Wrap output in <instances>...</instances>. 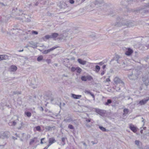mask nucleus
<instances>
[{
  "label": "nucleus",
  "instance_id": "obj_32",
  "mask_svg": "<svg viewBox=\"0 0 149 149\" xmlns=\"http://www.w3.org/2000/svg\"><path fill=\"white\" fill-rule=\"evenodd\" d=\"M43 58V56H40L37 58V60L38 61H40L42 60Z\"/></svg>",
  "mask_w": 149,
  "mask_h": 149
},
{
  "label": "nucleus",
  "instance_id": "obj_30",
  "mask_svg": "<svg viewBox=\"0 0 149 149\" xmlns=\"http://www.w3.org/2000/svg\"><path fill=\"white\" fill-rule=\"evenodd\" d=\"M81 79L82 81H86L87 80L86 76H82L81 77Z\"/></svg>",
  "mask_w": 149,
  "mask_h": 149
},
{
  "label": "nucleus",
  "instance_id": "obj_27",
  "mask_svg": "<svg viewBox=\"0 0 149 149\" xmlns=\"http://www.w3.org/2000/svg\"><path fill=\"white\" fill-rule=\"evenodd\" d=\"M16 117L17 118L16 120H15L13 121L12 122L13 126H15L16 124L17 121H18L19 120L18 117L17 116Z\"/></svg>",
  "mask_w": 149,
  "mask_h": 149
},
{
  "label": "nucleus",
  "instance_id": "obj_41",
  "mask_svg": "<svg viewBox=\"0 0 149 149\" xmlns=\"http://www.w3.org/2000/svg\"><path fill=\"white\" fill-rule=\"evenodd\" d=\"M68 128L70 129H74V127L71 124H69L68 125Z\"/></svg>",
  "mask_w": 149,
  "mask_h": 149
},
{
  "label": "nucleus",
  "instance_id": "obj_18",
  "mask_svg": "<svg viewBox=\"0 0 149 149\" xmlns=\"http://www.w3.org/2000/svg\"><path fill=\"white\" fill-rule=\"evenodd\" d=\"M120 57L118 55H116L115 57L114 58V60L117 62L118 63H120V61L119 60Z\"/></svg>",
  "mask_w": 149,
  "mask_h": 149
},
{
  "label": "nucleus",
  "instance_id": "obj_54",
  "mask_svg": "<svg viewBox=\"0 0 149 149\" xmlns=\"http://www.w3.org/2000/svg\"><path fill=\"white\" fill-rule=\"evenodd\" d=\"M32 32L33 33H34L36 35H37L38 34V32L36 31H33Z\"/></svg>",
  "mask_w": 149,
  "mask_h": 149
},
{
  "label": "nucleus",
  "instance_id": "obj_20",
  "mask_svg": "<svg viewBox=\"0 0 149 149\" xmlns=\"http://www.w3.org/2000/svg\"><path fill=\"white\" fill-rule=\"evenodd\" d=\"M123 115L126 116L129 112V110L128 109L125 108L123 109Z\"/></svg>",
  "mask_w": 149,
  "mask_h": 149
},
{
  "label": "nucleus",
  "instance_id": "obj_49",
  "mask_svg": "<svg viewBox=\"0 0 149 149\" xmlns=\"http://www.w3.org/2000/svg\"><path fill=\"white\" fill-rule=\"evenodd\" d=\"M46 61L47 63L49 64L50 63H51V60L50 59H47L46 60Z\"/></svg>",
  "mask_w": 149,
  "mask_h": 149
},
{
  "label": "nucleus",
  "instance_id": "obj_4",
  "mask_svg": "<svg viewBox=\"0 0 149 149\" xmlns=\"http://www.w3.org/2000/svg\"><path fill=\"white\" fill-rule=\"evenodd\" d=\"M9 135V132L8 131H6L3 133L0 132V138L3 139L8 138Z\"/></svg>",
  "mask_w": 149,
  "mask_h": 149
},
{
  "label": "nucleus",
  "instance_id": "obj_51",
  "mask_svg": "<svg viewBox=\"0 0 149 149\" xmlns=\"http://www.w3.org/2000/svg\"><path fill=\"white\" fill-rule=\"evenodd\" d=\"M132 12H139L140 11V9L139 8H138L137 10H132Z\"/></svg>",
  "mask_w": 149,
  "mask_h": 149
},
{
  "label": "nucleus",
  "instance_id": "obj_26",
  "mask_svg": "<svg viewBox=\"0 0 149 149\" xmlns=\"http://www.w3.org/2000/svg\"><path fill=\"white\" fill-rule=\"evenodd\" d=\"M100 69V67L98 65H96L95 66V71L96 72H98Z\"/></svg>",
  "mask_w": 149,
  "mask_h": 149
},
{
  "label": "nucleus",
  "instance_id": "obj_50",
  "mask_svg": "<svg viewBox=\"0 0 149 149\" xmlns=\"http://www.w3.org/2000/svg\"><path fill=\"white\" fill-rule=\"evenodd\" d=\"M39 3V1H36V2L34 3V5L35 6H37Z\"/></svg>",
  "mask_w": 149,
  "mask_h": 149
},
{
  "label": "nucleus",
  "instance_id": "obj_42",
  "mask_svg": "<svg viewBox=\"0 0 149 149\" xmlns=\"http://www.w3.org/2000/svg\"><path fill=\"white\" fill-rule=\"evenodd\" d=\"M76 68L74 67H72L71 68V71L72 72H74L76 70Z\"/></svg>",
  "mask_w": 149,
  "mask_h": 149
},
{
  "label": "nucleus",
  "instance_id": "obj_14",
  "mask_svg": "<svg viewBox=\"0 0 149 149\" xmlns=\"http://www.w3.org/2000/svg\"><path fill=\"white\" fill-rule=\"evenodd\" d=\"M130 128L134 132H136L137 131L136 128L133 125H130Z\"/></svg>",
  "mask_w": 149,
  "mask_h": 149
},
{
  "label": "nucleus",
  "instance_id": "obj_16",
  "mask_svg": "<svg viewBox=\"0 0 149 149\" xmlns=\"http://www.w3.org/2000/svg\"><path fill=\"white\" fill-rule=\"evenodd\" d=\"M58 35V33H52L51 35V38H53L54 39H55Z\"/></svg>",
  "mask_w": 149,
  "mask_h": 149
},
{
  "label": "nucleus",
  "instance_id": "obj_58",
  "mask_svg": "<svg viewBox=\"0 0 149 149\" xmlns=\"http://www.w3.org/2000/svg\"><path fill=\"white\" fill-rule=\"evenodd\" d=\"M40 110L41 111H43L44 110V109L43 108V107H40Z\"/></svg>",
  "mask_w": 149,
  "mask_h": 149
},
{
  "label": "nucleus",
  "instance_id": "obj_25",
  "mask_svg": "<svg viewBox=\"0 0 149 149\" xmlns=\"http://www.w3.org/2000/svg\"><path fill=\"white\" fill-rule=\"evenodd\" d=\"M61 8H65L66 7H68L67 6V4L65 3H62L61 5Z\"/></svg>",
  "mask_w": 149,
  "mask_h": 149
},
{
  "label": "nucleus",
  "instance_id": "obj_17",
  "mask_svg": "<svg viewBox=\"0 0 149 149\" xmlns=\"http://www.w3.org/2000/svg\"><path fill=\"white\" fill-rule=\"evenodd\" d=\"M124 5L127 6V4H131L133 1V0H124Z\"/></svg>",
  "mask_w": 149,
  "mask_h": 149
},
{
  "label": "nucleus",
  "instance_id": "obj_47",
  "mask_svg": "<svg viewBox=\"0 0 149 149\" xmlns=\"http://www.w3.org/2000/svg\"><path fill=\"white\" fill-rule=\"evenodd\" d=\"M84 92L85 93L87 94H90L91 93V92L90 91L86 90H85Z\"/></svg>",
  "mask_w": 149,
  "mask_h": 149
},
{
  "label": "nucleus",
  "instance_id": "obj_2",
  "mask_svg": "<svg viewBox=\"0 0 149 149\" xmlns=\"http://www.w3.org/2000/svg\"><path fill=\"white\" fill-rule=\"evenodd\" d=\"M124 18L122 17H118L117 18V20L119 22H116L115 26H125L127 27H130L133 26V24L130 21L127 20L126 19L124 20Z\"/></svg>",
  "mask_w": 149,
  "mask_h": 149
},
{
  "label": "nucleus",
  "instance_id": "obj_43",
  "mask_svg": "<svg viewBox=\"0 0 149 149\" xmlns=\"http://www.w3.org/2000/svg\"><path fill=\"white\" fill-rule=\"evenodd\" d=\"M30 85L31 86H33L32 87L33 88H35L36 87V85H35L32 82H31L30 84Z\"/></svg>",
  "mask_w": 149,
  "mask_h": 149
},
{
  "label": "nucleus",
  "instance_id": "obj_31",
  "mask_svg": "<svg viewBox=\"0 0 149 149\" xmlns=\"http://www.w3.org/2000/svg\"><path fill=\"white\" fill-rule=\"evenodd\" d=\"M39 3L41 4L44 5L46 3V1L45 0H39Z\"/></svg>",
  "mask_w": 149,
  "mask_h": 149
},
{
  "label": "nucleus",
  "instance_id": "obj_12",
  "mask_svg": "<svg viewBox=\"0 0 149 149\" xmlns=\"http://www.w3.org/2000/svg\"><path fill=\"white\" fill-rule=\"evenodd\" d=\"M72 97L74 99H79L81 97V95H76L73 94H72Z\"/></svg>",
  "mask_w": 149,
  "mask_h": 149
},
{
  "label": "nucleus",
  "instance_id": "obj_5",
  "mask_svg": "<svg viewBox=\"0 0 149 149\" xmlns=\"http://www.w3.org/2000/svg\"><path fill=\"white\" fill-rule=\"evenodd\" d=\"M104 2L103 0H96L95 2V5L97 6H103Z\"/></svg>",
  "mask_w": 149,
  "mask_h": 149
},
{
  "label": "nucleus",
  "instance_id": "obj_28",
  "mask_svg": "<svg viewBox=\"0 0 149 149\" xmlns=\"http://www.w3.org/2000/svg\"><path fill=\"white\" fill-rule=\"evenodd\" d=\"M112 102V100L111 99H108L107 100V102H106L105 104L106 105H108L109 104H111Z\"/></svg>",
  "mask_w": 149,
  "mask_h": 149
},
{
  "label": "nucleus",
  "instance_id": "obj_39",
  "mask_svg": "<svg viewBox=\"0 0 149 149\" xmlns=\"http://www.w3.org/2000/svg\"><path fill=\"white\" fill-rule=\"evenodd\" d=\"M65 138L63 137L62 138V142L63 143L62 144L63 145H64L65 144Z\"/></svg>",
  "mask_w": 149,
  "mask_h": 149
},
{
  "label": "nucleus",
  "instance_id": "obj_59",
  "mask_svg": "<svg viewBox=\"0 0 149 149\" xmlns=\"http://www.w3.org/2000/svg\"><path fill=\"white\" fill-rule=\"evenodd\" d=\"M90 95L92 96V97H93V98H95V96H94V94L92 93L91 92V93L90 94Z\"/></svg>",
  "mask_w": 149,
  "mask_h": 149
},
{
  "label": "nucleus",
  "instance_id": "obj_37",
  "mask_svg": "<svg viewBox=\"0 0 149 149\" xmlns=\"http://www.w3.org/2000/svg\"><path fill=\"white\" fill-rule=\"evenodd\" d=\"M31 47L33 48H36L37 47V45L35 43H33L31 44Z\"/></svg>",
  "mask_w": 149,
  "mask_h": 149
},
{
  "label": "nucleus",
  "instance_id": "obj_33",
  "mask_svg": "<svg viewBox=\"0 0 149 149\" xmlns=\"http://www.w3.org/2000/svg\"><path fill=\"white\" fill-rule=\"evenodd\" d=\"M36 130L39 132L41 131V127L40 126H38L35 127Z\"/></svg>",
  "mask_w": 149,
  "mask_h": 149
},
{
  "label": "nucleus",
  "instance_id": "obj_45",
  "mask_svg": "<svg viewBox=\"0 0 149 149\" xmlns=\"http://www.w3.org/2000/svg\"><path fill=\"white\" fill-rule=\"evenodd\" d=\"M45 38L46 39H49V38H51V35H46L45 36Z\"/></svg>",
  "mask_w": 149,
  "mask_h": 149
},
{
  "label": "nucleus",
  "instance_id": "obj_13",
  "mask_svg": "<svg viewBox=\"0 0 149 149\" xmlns=\"http://www.w3.org/2000/svg\"><path fill=\"white\" fill-rule=\"evenodd\" d=\"M17 67L14 65H12L10 68V70L12 72L15 71L17 70Z\"/></svg>",
  "mask_w": 149,
  "mask_h": 149
},
{
  "label": "nucleus",
  "instance_id": "obj_55",
  "mask_svg": "<svg viewBox=\"0 0 149 149\" xmlns=\"http://www.w3.org/2000/svg\"><path fill=\"white\" fill-rule=\"evenodd\" d=\"M135 143L136 145H139V141L137 140L135 141Z\"/></svg>",
  "mask_w": 149,
  "mask_h": 149
},
{
  "label": "nucleus",
  "instance_id": "obj_40",
  "mask_svg": "<svg viewBox=\"0 0 149 149\" xmlns=\"http://www.w3.org/2000/svg\"><path fill=\"white\" fill-rule=\"evenodd\" d=\"M87 80H91L93 79V78L90 75H88L86 76Z\"/></svg>",
  "mask_w": 149,
  "mask_h": 149
},
{
  "label": "nucleus",
  "instance_id": "obj_60",
  "mask_svg": "<svg viewBox=\"0 0 149 149\" xmlns=\"http://www.w3.org/2000/svg\"><path fill=\"white\" fill-rule=\"evenodd\" d=\"M104 71L103 70L102 72L101 73V75H102V76L104 74Z\"/></svg>",
  "mask_w": 149,
  "mask_h": 149
},
{
  "label": "nucleus",
  "instance_id": "obj_7",
  "mask_svg": "<svg viewBox=\"0 0 149 149\" xmlns=\"http://www.w3.org/2000/svg\"><path fill=\"white\" fill-rule=\"evenodd\" d=\"M133 51L132 49L130 48L127 49V50L125 52V54L127 56H130L133 53Z\"/></svg>",
  "mask_w": 149,
  "mask_h": 149
},
{
  "label": "nucleus",
  "instance_id": "obj_6",
  "mask_svg": "<svg viewBox=\"0 0 149 149\" xmlns=\"http://www.w3.org/2000/svg\"><path fill=\"white\" fill-rule=\"evenodd\" d=\"M95 111L96 113L101 116L105 114L106 112L105 110L100 109H96Z\"/></svg>",
  "mask_w": 149,
  "mask_h": 149
},
{
  "label": "nucleus",
  "instance_id": "obj_53",
  "mask_svg": "<svg viewBox=\"0 0 149 149\" xmlns=\"http://www.w3.org/2000/svg\"><path fill=\"white\" fill-rule=\"evenodd\" d=\"M69 2L71 4H73L74 3V0H69Z\"/></svg>",
  "mask_w": 149,
  "mask_h": 149
},
{
  "label": "nucleus",
  "instance_id": "obj_52",
  "mask_svg": "<svg viewBox=\"0 0 149 149\" xmlns=\"http://www.w3.org/2000/svg\"><path fill=\"white\" fill-rule=\"evenodd\" d=\"M57 99H56V98H52L50 99V101L51 102H52L56 100Z\"/></svg>",
  "mask_w": 149,
  "mask_h": 149
},
{
  "label": "nucleus",
  "instance_id": "obj_35",
  "mask_svg": "<svg viewBox=\"0 0 149 149\" xmlns=\"http://www.w3.org/2000/svg\"><path fill=\"white\" fill-rule=\"evenodd\" d=\"M21 94V91H16L13 92V95L15 94Z\"/></svg>",
  "mask_w": 149,
  "mask_h": 149
},
{
  "label": "nucleus",
  "instance_id": "obj_38",
  "mask_svg": "<svg viewBox=\"0 0 149 149\" xmlns=\"http://www.w3.org/2000/svg\"><path fill=\"white\" fill-rule=\"evenodd\" d=\"M28 16H27V15H26V16H24V17L25 18H27V19L26 20V21L27 22H30L31 20L29 18H28Z\"/></svg>",
  "mask_w": 149,
  "mask_h": 149
},
{
  "label": "nucleus",
  "instance_id": "obj_46",
  "mask_svg": "<svg viewBox=\"0 0 149 149\" xmlns=\"http://www.w3.org/2000/svg\"><path fill=\"white\" fill-rule=\"evenodd\" d=\"M86 120V121L87 123L90 122L91 121V118H85Z\"/></svg>",
  "mask_w": 149,
  "mask_h": 149
},
{
  "label": "nucleus",
  "instance_id": "obj_8",
  "mask_svg": "<svg viewBox=\"0 0 149 149\" xmlns=\"http://www.w3.org/2000/svg\"><path fill=\"white\" fill-rule=\"evenodd\" d=\"M49 144L47 146V147H49L51 144L56 142L55 138L54 137L49 138Z\"/></svg>",
  "mask_w": 149,
  "mask_h": 149
},
{
  "label": "nucleus",
  "instance_id": "obj_29",
  "mask_svg": "<svg viewBox=\"0 0 149 149\" xmlns=\"http://www.w3.org/2000/svg\"><path fill=\"white\" fill-rule=\"evenodd\" d=\"M76 69V72L77 73H80L81 72V69L79 67H77Z\"/></svg>",
  "mask_w": 149,
  "mask_h": 149
},
{
  "label": "nucleus",
  "instance_id": "obj_22",
  "mask_svg": "<svg viewBox=\"0 0 149 149\" xmlns=\"http://www.w3.org/2000/svg\"><path fill=\"white\" fill-rule=\"evenodd\" d=\"M0 56L1 57V59H2V60H6L8 58V56L6 55H0Z\"/></svg>",
  "mask_w": 149,
  "mask_h": 149
},
{
  "label": "nucleus",
  "instance_id": "obj_15",
  "mask_svg": "<svg viewBox=\"0 0 149 149\" xmlns=\"http://www.w3.org/2000/svg\"><path fill=\"white\" fill-rule=\"evenodd\" d=\"M73 121L72 118L70 117H67L66 119H65L64 121L66 123H70Z\"/></svg>",
  "mask_w": 149,
  "mask_h": 149
},
{
  "label": "nucleus",
  "instance_id": "obj_61",
  "mask_svg": "<svg viewBox=\"0 0 149 149\" xmlns=\"http://www.w3.org/2000/svg\"><path fill=\"white\" fill-rule=\"evenodd\" d=\"M110 81V80L109 79V78H107L106 79V82H109Z\"/></svg>",
  "mask_w": 149,
  "mask_h": 149
},
{
  "label": "nucleus",
  "instance_id": "obj_36",
  "mask_svg": "<svg viewBox=\"0 0 149 149\" xmlns=\"http://www.w3.org/2000/svg\"><path fill=\"white\" fill-rule=\"evenodd\" d=\"M45 139V138H42L41 139L40 143L41 144H43V143H46V142H45V141H44Z\"/></svg>",
  "mask_w": 149,
  "mask_h": 149
},
{
  "label": "nucleus",
  "instance_id": "obj_1",
  "mask_svg": "<svg viewBox=\"0 0 149 149\" xmlns=\"http://www.w3.org/2000/svg\"><path fill=\"white\" fill-rule=\"evenodd\" d=\"M139 74L140 68L138 67L133 70H130L127 75L130 79L135 80L138 79Z\"/></svg>",
  "mask_w": 149,
  "mask_h": 149
},
{
  "label": "nucleus",
  "instance_id": "obj_19",
  "mask_svg": "<svg viewBox=\"0 0 149 149\" xmlns=\"http://www.w3.org/2000/svg\"><path fill=\"white\" fill-rule=\"evenodd\" d=\"M149 100V98H148L147 99H144L140 100V104L143 105L146 103Z\"/></svg>",
  "mask_w": 149,
  "mask_h": 149
},
{
  "label": "nucleus",
  "instance_id": "obj_44",
  "mask_svg": "<svg viewBox=\"0 0 149 149\" xmlns=\"http://www.w3.org/2000/svg\"><path fill=\"white\" fill-rule=\"evenodd\" d=\"M6 144V143H4L3 145H0V149L3 148L4 147V146Z\"/></svg>",
  "mask_w": 149,
  "mask_h": 149
},
{
  "label": "nucleus",
  "instance_id": "obj_57",
  "mask_svg": "<svg viewBox=\"0 0 149 149\" xmlns=\"http://www.w3.org/2000/svg\"><path fill=\"white\" fill-rule=\"evenodd\" d=\"M8 125L10 126H13V125L12 124V122H10L8 123Z\"/></svg>",
  "mask_w": 149,
  "mask_h": 149
},
{
  "label": "nucleus",
  "instance_id": "obj_10",
  "mask_svg": "<svg viewBox=\"0 0 149 149\" xmlns=\"http://www.w3.org/2000/svg\"><path fill=\"white\" fill-rule=\"evenodd\" d=\"M45 128L47 131H51L52 130V129L53 130H55L56 127L54 126L52 127H51L50 126H46L45 127Z\"/></svg>",
  "mask_w": 149,
  "mask_h": 149
},
{
  "label": "nucleus",
  "instance_id": "obj_9",
  "mask_svg": "<svg viewBox=\"0 0 149 149\" xmlns=\"http://www.w3.org/2000/svg\"><path fill=\"white\" fill-rule=\"evenodd\" d=\"M57 47H54L49 49L44 50L42 52V53L44 54H46L49 52L53 50L54 49L56 48Z\"/></svg>",
  "mask_w": 149,
  "mask_h": 149
},
{
  "label": "nucleus",
  "instance_id": "obj_21",
  "mask_svg": "<svg viewBox=\"0 0 149 149\" xmlns=\"http://www.w3.org/2000/svg\"><path fill=\"white\" fill-rule=\"evenodd\" d=\"M143 80L145 85L147 86L149 83V80L148 78L145 79L143 78Z\"/></svg>",
  "mask_w": 149,
  "mask_h": 149
},
{
  "label": "nucleus",
  "instance_id": "obj_48",
  "mask_svg": "<svg viewBox=\"0 0 149 149\" xmlns=\"http://www.w3.org/2000/svg\"><path fill=\"white\" fill-rule=\"evenodd\" d=\"M115 89L116 90V91H119L120 90V88L119 87H118L116 86L115 88Z\"/></svg>",
  "mask_w": 149,
  "mask_h": 149
},
{
  "label": "nucleus",
  "instance_id": "obj_56",
  "mask_svg": "<svg viewBox=\"0 0 149 149\" xmlns=\"http://www.w3.org/2000/svg\"><path fill=\"white\" fill-rule=\"evenodd\" d=\"M97 64H99V65H103L104 64V63H103V62L102 61V62H99L98 63H97Z\"/></svg>",
  "mask_w": 149,
  "mask_h": 149
},
{
  "label": "nucleus",
  "instance_id": "obj_24",
  "mask_svg": "<svg viewBox=\"0 0 149 149\" xmlns=\"http://www.w3.org/2000/svg\"><path fill=\"white\" fill-rule=\"evenodd\" d=\"M24 114L28 117H30L31 116V113L29 111L25 112Z\"/></svg>",
  "mask_w": 149,
  "mask_h": 149
},
{
  "label": "nucleus",
  "instance_id": "obj_64",
  "mask_svg": "<svg viewBox=\"0 0 149 149\" xmlns=\"http://www.w3.org/2000/svg\"><path fill=\"white\" fill-rule=\"evenodd\" d=\"M113 12L112 11H111L110 12L109 14V15H111L113 14Z\"/></svg>",
  "mask_w": 149,
  "mask_h": 149
},
{
  "label": "nucleus",
  "instance_id": "obj_11",
  "mask_svg": "<svg viewBox=\"0 0 149 149\" xmlns=\"http://www.w3.org/2000/svg\"><path fill=\"white\" fill-rule=\"evenodd\" d=\"M77 61L81 64L85 65L86 64L87 61H86L83 60L80 58H79L77 59Z\"/></svg>",
  "mask_w": 149,
  "mask_h": 149
},
{
  "label": "nucleus",
  "instance_id": "obj_63",
  "mask_svg": "<svg viewBox=\"0 0 149 149\" xmlns=\"http://www.w3.org/2000/svg\"><path fill=\"white\" fill-rule=\"evenodd\" d=\"M0 5H1L3 6H5V4L1 2H0Z\"/></svg>",
  "mask_w": 149,
  "mask_h": 149
},
{
  "label": "nucleus",
  "instance_id": "obj_34",
  "mask_svg": "<svg viewBox=\"0 0 149 149\" xmlns=\"http://www.w3.org/2000/svg\"><path fill=\"white\" fill-rule=\"evenodd\" d=\"M36 138H37L36 137H34L33 139H31L30 141L29 142V145H31L32 144V143H34V142L35 141L34 139Z\"/></svg>",
  "mask_w": 149,
  "mask_h": 149
},
{
  "label": "nucleus",
  "instance_id": "obj_62",
  "mask_svg": "<svg viewBox=\"0 0 149 149\" xmlns=\"http://www.w3.org/2000/svg\"><path fill=\"white\" fill-rule=\"evenodd\" d=\"M106 68V65H104L102 66V68L103 69H104Z\"/></svg>",
  "mask_w": 149,
  "mask_h": 149
},
{
  "label": "nucleus",
  "instance_id": "obj_23",
  "mask_svg": "<svg viewBox=\"0 0 149 149\" xmlns=\"http://www.w3.org/2000/svg\"><path fill=\"white\" fill-rule=\"evenodd\" d=\"M99 128L103 132L109 131L108 130H106L105 127H103L102 126H99Z\"/></svg>",
  "mask_w": 149,
  "mask_h": 149
},
{
  "label": "nucleus",
  "instance_id": "obj_3",
  "mask_svg": "<svg viewBox=\"0 0 149 149\" xmlns=\"http://www.w3.org/2000/svg\"><path fill=\"white\" fill-rule=\"evenodd\" d=\"M113 81L115 84H121L122 86L124 85V82L121 80L118 77H116L113 79Z\"/></svg>",
  "mask_w": 149,
  "mask_h": 149
}]
</instances>
